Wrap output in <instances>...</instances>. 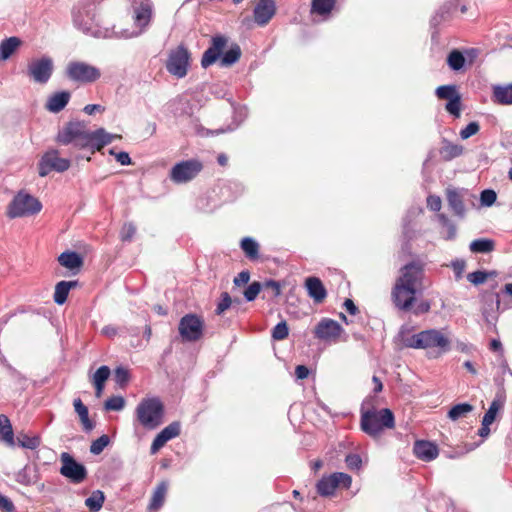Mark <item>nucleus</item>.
<instances>
[{
    "mask_svg": "<svg viewBox=\"0 0 512 512\" xmlns=\"http://www.w3.org/2000/svg\"><path fill=\"white\" fill-rule=\"evenodd\" d=\"M153 14L150 0H82L72 10L74 26L98 39L138 37Z\"/></svg>",
    "mask_w": 512,
    "mask_h": 512,
    "instance_id": "nucleus-1",
    "label": "nucleus"
},
{
    "mask_svg": "<svg viewBox=\"0 0 512 512\" xmlns=\"http://www.w3.org/2000/svg\"><path fill=\"white\" fill-rule=\"evenodd\" d=\"M115 138L121 136L108 133L104 128L89 131L84 122L70 121L58 131L56 141L62 145L73 144L80 149L91 148L99 151Z\"/></svg>",
    "mask_w": 512,
    "mask_h": 512,
    "instance_id": "nucleus-2",
    "label": "nucleus"
},
{
    "mask_svg": "<svg viewBox=\"0 0 512 512\" xmlns=\"http://www.w3.org/2000/svg\"><path fill=\"white\" fill-rule=\"evenodd\" d=\"M242 55L240 46L233 42L228 45V37L216 34L211 38L209 47L201 58V66L206 69L219 60L221 67H230L239 61Z\"/></svg>",
    "mask_w": 512,
    "mask_h": 512,
    "instance_id": "nucleus-3",
    "label": "nucleus"
},
{
    "mask_svg": "<svg viewBox=\"0 0 512 512\" xmlns=\"http://www.w3.org/2000/svg\"><path fill=\"white\" fill-rule=\"evenodd\" d=\"M403 345L413 349H436V355L432 356L434 358L451 350L449 338L439 329H427L407 336L403 339Z\"/></svg>",
    "mask_w": 512,
    "mask_h": 512,
    "instance_id": "nucleus-4",
    "label": "nucleus"
},
{
    "mask_svg": "<svg viewBox=\"0 0 512 512\" xmlns=\"http://www.w3.org/2000/svg\"><path fill=\"white\" fill-rule=\"evenodd\" d=\"M164 417V406L159 398H143L136 406L134 412L133 427L136 431L143 428L148 431L158 428Z\"/></svg>",
    "mask_w": 512,
    "mask_h": 512,
    "instance_id": "nucleus-5",
    "label": "nucleus"
},
{
    "mask_svg": "<svg viewBox=\"0 0 512 512\" xmlns=\"http://www.w3.org/2000/svg\"><path fill=\"white\" fill-rule=\"evenodd\" d=\"M369 402L365 399L361 405L360 426L364 433L377 438L384 429H392L395 426V417L393 412L388 409L375 410L374 408L365 410V405Z\"/></svg>",
    "mask_w": 512,
    "mask_h": 512,
    "instance_id": "nucleus-6",
    "label": "nucleus"
},
{
    "mask_svg": "<svg viewBox=\"0 0 512 512\" xmlns=\"http://www.w3.org/2000/svg\"><path fill=\"white\" fill-rule=\"evenodd\" d=\"M41 209L42 204L36 197L25 191H19L10 202L7 214L13 219L35 215Z\"/></svg>",
    "mask_w": 512,
    "mask_h": 512,
    "instance_id": "nucleus-7",
    "label": "nucleus"
},
{
    "mask_svg": "<svg viewBox=\"0 0 512 512\" xmlns=\"http://www.w3.org/2000/svg\"><path fill=\"white\" fill-rule=\"evenodd\" d=\"M190 53L184 45L172 49L165 64L166 70L178 79L184 78L188 73Z\"/></svg>",
    "mask_w": 512,
    "mask_h": 512,
    "instance_id": "nucleus-8",
    "label": "nucleus"
},
{
    "mask_svg": "<svg viewBox=\"0 0 512 512\" xmlns=\"http://www.w3.org/2000/svg\"><path fill=\"white\" fill-rule=\"evenodd\" d=\"M203 164L198 159H189L176 163L170 170V180L176 184H184L195 179L202 171Z\"/></svg>",
    "mask_w": 512,
    "mask_h": 512,
    "instance_id": "nucleus-9",
    "label": "nucleus"
},
{
    "mask_svg": "<svg viewBox=\"0 0 512 512\" xmlns=\"http://www.w3.org/2000/svg\"><path fill=\"white\" fill-rule=\"evenodd\" d=\"M66 76L76 82L92 83L101 77L100 70L86 62L72 61L66 67Z\"/></svg>",
    "mask_w": 512,
    "mask_h": 512,
    "instance_id": "nucleus-10",
    "label": "nucleus"
},
{
    "mask_svg": "<svg viewBox=\"0 0 512 512\" xmlns=\"http://www.w3.org/2000/svg\"><path fill=\"white\" fill-rule=\"evenodd\" d=\"M203 329V320L193 313L184 315L178 325V331L183 342L198 341L203 335Z\"/></svg>",
    "mask_w": 512,
    "mask_h": 512,
    "instance_id": "nucleus-11",
    "label": "nucleus"
},
{
    "mask_svg": "<svg viewBox=\"0 0 512 512\" xmlns=\"http://www.w3.org/2000/svg\"><path fill=\"white\" fill-rule=\"evenodd\" d=\"M352 478L349 474L343 472H335L327 476H323L316 484L317 493L322 497L334 495L338 487L345 489L350 488Z\"/></svg>",
    "mask_w": 512,
    "mask_h": 512,
    "instance_id": "nucleus-12",
    "label": "nucleus"
},
{
    "mask_svg": "<svg viewBox=\"0 0 512 512\" xmlns=\"http://www.w3.org/2000/svg\"><path fill=\"white\" fill-rule=\"evenodd\" d=\"M53 71L54 63L49 56L32 59L27 66V75L38 84H46L50 80Z\"/></svg>",
    "mask_w": 512,
    "mask_h": 512,
    "instance_id": "nucleus-13",
    "label": "nucleus"
},
{
    "mask_svg": "<svg viewBox=\"0 0 512 512\" xmlns=\"http://www.w3.org/2000/svg\"><path fill=\"white\" fill-rule=\"evenodd\" d=\"M479 56V49L466 48L464 50L452 49L446 58L448 67L454 72H463L473 65Z\"/></svg>",
    "mask_w": 512,
    "mask_h": 512,
    "instance_id": "nucleus-14",
    "label": "nucleus"
},
{
    "mask_svg": "<svg viewBox=\"0 0 512 512\" xmlns=\"http://www.w3.org/2000/svg\"><path fill=\"white\" fill-rule=\"evenodd\" d=\"M61 468L60 474L69 479L74 484L82 483L87 478L86 467L77 462L75 458L67 452L60 456Z\"/></svg>",
    "mask_w": 512,
    "mask_h": 512,
    "instance_id": "nucleus-15",
    "label": "nucleus"
},
{
    "mask_svg": "<svg viewBox=\"0 0 512 512\" xmlns=\"http://www.w3.org/2000/svg\"><path fill=\"white\" fill-rule=\"evenodd\" d=\"M69 167V159L59 157L57 150H50L41 157L38 164V173L39 176L45 177L52 171L65 172Z\"/></svg>",
    "mask_w": 512,
    "mask_h": 512,
    "instance_id": "nucleus-16",
    "label": "nucleus"
},
{
    "mask_svg": "<svg viewBox=\"0 0 512 512\" xmlns=\"http://www.w3.org/2000/svg\"><path fill=\"white\" fill-rule=\"evenodd\" d=\"M416 292L417 289L404 286L403 283L395 282L391 292V298L394 306L400 311H411L413 304L416 301Z\"/></svg>",
    "mask_w": 512,
    "mask_h": 512,
    "instance_id": "nucleus-17",
    "label": "nucleus"
},
{
    "mask_svg": "<svg viewBox=\"0 0 512 512\" xmlns=\"http://www.w3.org/2000/svg\"><path fill=\"white\" fill-rule=\"evenodd\" d=\"M423 278V265L419 262H410L401 269V276L397 278V283H403L404 286L418 290Z\"/></svg>",
    "mask_w": 512,
    "mask_h": 512,
    "instance_id": "nucleus-18",
    "label": "nucleus"
},
{
    "mask_svg": "<svg viewBox=\"0 0 512 512\" xmlns=\"http://www.w3.org/2000/svg\"><path fill=\"white\" fill-rule=\"evenodd\" d=\"M342 326L335 320L323 318L314 329L315 338L323 341L336 340L342 333Z\"/></svg>",
    "mask_w": 512,
    "mask_h": 512,
    "instance_id": "nucleus-19",
    "label": "nucleus"
},
{
    "mask_svg": "<svg viewBox=\"0 0 512 512\" xmlns=\"http://www.w3.org/2000/svg\"><path fill=\"white\" fill-rule=\"evenodd\" d=\"M181 424L174 421L163 428L152 441L150 452L151 454L157 453L168 441L180 435Z\"/></svg>",
    "mask_w": 512,
    "mask_h": 512,
    "instance_id": "nucleus-20",
    "label": "nucleus"
},
{
    "mask_svg": "<svg viewBox=\"0 0 512 512\" xmlns=\"http://www.w3.org/2000/svg\"><path fill=\"white\" fill-rule=\"evenodd\" d=\"M275 12L274 0H259L253 10L254 20L259 26H265L272 19Z\"/></svg>",
    "mask_w": 512,
    "mask_h": 512,
    "instance_id": "nucleus-21",
    "label": "nucleus"
},
{
    "mask_svg": "<svg viewBox=\"0 0 512 512\" xmlns=\"http://www.w3.org/2000/svg\"><path fill=\"white\" fill-rule=\"evenodd\" d=\"M413 453L418 459L430 462L438 456L439 450L437 445L430 441L417 440L413 446Z\"/></svg>",
    "mask_w": 512,
    "mask_h": 512,
    "instance_id": "nucleus-22",
    "label": "nucleus"
},
{
    "mask_svg": "<svg viewBox=\"0 0 512 512\" xmlns=\"http://www.w3.org/2000/svg\"><path fill=\"white\" fill-rule=\"evenodd\" d=\"M308 295L315 303H322L327 296V290L317 277H308L305 280Z\"/></svg>",
    "mask_w": 512,
    "mask_h": 512,
    "instance_id": "nucleus-23",
    "label": "nucleus"
},
{
    "mask_svg": "<svg viewBox=\"0 0 512 512\" xmlns=\"http://www.w3.org/2000/svg\"><path fill=\"white\" fill-rule=\"evenodd\" d=\"M70 97L71 94L69 91L56 92L48 98L46 109L52 113H59L66 107Z\"/></svg>",
    "mask_w": 512,
    "mask_h": 512,
    "instance_id": "nucleus-24",
    "label": "nucleus"
},
{
    "mask_svg": "<svg viewBox=\"0 0 512 512\" xmlns=\"http://www.w3.org/2000/svg\"><path fill=\"white\" fill-rule=\"evenodd\" d=\"M505 401L506 395L504 390H499L491 402L488 410L484 414L482 421L492 424L496 419L498 411L504 407Z\"/></svg>",
    "mask_w": 512,
    "mask_h": 512,
    "instance_id": "nucleus-25",
    "label": "nucleus"
},
{
    "mask_svg": "<svg viewBox=\"0 0 512 512\" xmlns=\"http://www.w3.org/2000/svg\"><path fill=\"white\" fill-rule=\"evenodd\" d=\"M447 201L449 207L452 209L456 216H458L459 218L465 217L466 209L463 201V196L458 190L448 189Z\"/></svg>",
    "mask_w": 512,
    "mask_h": 512,
    "instance_id": "nucleus-26",
    "label": "nucleus"
},
{
    "mask_svg": "<svg viewBox=\"0 0 512 512\" xmlns=\"http://www.w3.org/2000/svg\"><path fill=\"white\" fill-rule=\"evenodd\" d=\"M20 46L21 40L16 36H12L1 41L0 61L8 60Z\"/></svg>",
    "mask_w": 512,
    "mask_h": 512,
    "instance_id": "nucleus-27",
    "label": "nucleus"
},
{
    "mask_svg": "<svg viewBox=\"0 0 512 512\" xmlns=\"http://www.w3.org/2000/svg\"><path fill=\"white\" fill-rule=\"evenodd\" d=\"M77 281H60L55 286L53 300L58 305H63L68 297L70 289L76 287Z\"/></svg>",
    "mask_w": 512,
    "mask_h": 512,
    "instance_id": "nucleus-28",
    "label": "nucleus"
},
{
    "mask_svg": "<svg viewBox=\"0 0 512 512\" xmlns=\"http://www.w3.org/2000/svg\"><path fill=\"white\" fill-rule=\"evenodd\" d=\"M58 262L61 266L73 270L82 266L83 258L77 252L66 251L59 255Z\"/></svg>",
    "mask_w": 512,
    "mask_h": 512,
    "instance_id": "nucleus-29",
    "label": "nucleus"
},
{
    "mask_svg": "<svg viewBox=\"0 0 512 512\" xmlns=\"http://www.w3.org/2000/svg\"><path fill=\"white\" fill-rule=\"evenodd\" d=\"M493 100L501 105L512 104V84L493 87Z\"/></svg>",
    "mask_w": 512,
    "mask_h": 512,
    "instance_id": "nucleus-30",
    "label": "nucleus"
},
{
    "mask_svg": "<svg viewBox=\"0 0 512 512\" xmlns=\"http://www.w3.org/2000/svg\"><path fill=\"white\" fill-rule=\"evenodd\" d=\"M500 299L498 294H491L485 299V305L482 310V315L487 322H492L496 319V311L499 309Z\"/></svg>",
    "mask_w": 512,
    "mask_h": 512,
    "instance_id": "nucleus-31",
    "label": "nucleus"
},
{
    "mask_svg": "<svg viewBox=\"0 0 512 512\" xmlns=\"http://www.w3.org/2000/svg\"><path fill=\"white\" fill-rule=\"evenodd\" d=\"M167 491H168V482L167 481H162L156 486V488L152 494L150 504H149L150 510H158L159 508L162 507V505L164 504V501H165Z\"/></svg>",
    "mask_w": 512,
    "mask_h": 512,
    "instance_id": "nucleus-32",
    "label": "nucleus"
},
{
    "mask_svg": "<svg viewBox=\"0 0 512 512\" xmlns=\"http://www.w3.org/2000/svg\"><path fill=\"white\" fill-rule=\"evenodd\" d=\"M429 512H464L461 510H456L453 502L450 498L446 496H440L430 503L428 507Z\"/></svg>",
    "mask_w": 512,
    "mask_h": 512,
    "instance_id": "nucleus-33",
    "label": "nucleus"
},
{
    "mask_svg": "<svg viewBox=\"0 0 512 512\" xmlns=\"http://www.w3.org/2000/svg\"><path fill=\"white\" fill-rule=\"evenodd\" d=\"M73 406L75 412L79 415L85 431L89 432L94 428V423L89 419L88 408L83 404L80 398L74 399Z\"/></svg>",
    "mask_w": 512,
    "mask_h": 512,
    "instance_id": "nucleus-34",
    "label": "nucleus"
},
{
    "mask_svg": "<svg viewBox=\"0 0 512 512\" xmlns=\"http://www.w3.org/2000/svg\"><path fill=\"white\" fill-rule=\"evenodd\" d=\"M463 150V146L444 140L443 146L440 149V155L443 160L451 161L462 155Z\"/></svg>",
    "mask_w": 512,
    "mask_h": 512,
    "instance_id": "nucleus-35",
    "label": "nucleus"
},
{
    "mask_svg": "<svg viewBox=\"0 0 512 512\" xmlns=\"http://www.w3.org/2000/svg\"><path fill=\"white\" fill-rule=\"evenodd\" d=\"M0 434L2 436L3 441L7 445H9V446L15 445L14 433H13V428H12L11 422H10L9 418L4 414L0 415Z\"/></svg>",
    "mask_w": 512,
    "mask_h": 512,
    "instance_id": "nucleus-36",
    "label": "nucleus"
},
{
    "mask_svg": "<svg viewBox=\"0 0 512 512\" xmlns=\"http://www.w3.org/2000/svg\"><path fill=\"white\" fill-rule=\"evenodd\" d=\"M240 247L245 253L246 257L250 260H256L259 257V244L251 238L245 237L241 240Z\"/></svg>",
    "mask_w": 512,
    "mask_h": 512,
    "instance_id": "nucleus-37",
    "label": "nucleus"
},
{
    "mask_svg": "<svg viewBox=\"0 0 512 512\" xmlns=\"http://www.w3.org/2000/svg\"><path fill=\"white\" fill-rule=\"evenodd\" d=\"M471 252L473 253H490L495 248V242L488 238H479L472 241L469 245Z\"/></svg>",
    "mask_w": 512,
    "mask_h": 512,
    "instance_id": "nucleus-38",
    "label": "nucleus"
},
{
    "mask_svg": "<svg viewBox=\"0 0 512 512\" xmlns=\"http://www.w3.org/2000/svg\"><path fill=\"white\" fill-rule=\"evenodd\" d=\"M336 4V0H313L311 11L320 16H328Z\"/></svg>",
    "mask_w": 512,
    "mask_h": 512,
    "instance_id": "nucleus-39",
    "label": "nucleus"
},
{
    "mask_svg": "<svg viewBox=\"0 0 512 512\" xmlns=\"http://www.w3.org/2000/svg\"><path fill=\"white\" fill-rule=\"evenodd\" d=\"M104 500V493L100 490H95L86 498L85 505L91 512H98L102 508Z\"/></svg>",
    "mask_w": 512,
    "mask_h": 512,
    "instance_id": "nucleus-40",
    "label": "nucleus"
},
{
    "mask_svg": "<svg viewBox=\"0 0 512 512\" xmlns=\"http://www.w3.org/2000/svg\"><path fill=\"white\" fill-rule=\"evenodd\" d=\"M473 410V406L469 403H459L454 405L448 412V417L456 421L462 417H465L468 413Z\"/></svg>",
    "mask_w": 512,
    "mask_h": 512,
    "instance_id": "nucleus-41",
    "label": "nucleus"
},
{
    "mask_svg": "<svg viewBox=\"0 0 512 512\" xmlns=\"http://www.w3.org/2000/svg\"><path fill=\"white\" fill-rule=\"evenodd\" d=\"M438 221L446 229L444 239L453 240L457 235L456 225L443 213L437 215Z\"/></svg>",
    "mask_w": 512,
    "mask_h": 512,
    "instance_id": "nucleus-42",
    "label": "nucleus"
},
{
    "mask_svg": "<svg viewBox=\"0 0 512 512\" xmlns=\"http://www.w3.org/2000/svg\"><path fill=\"white\" fill-rule=\"evenodd\" d=\"M495 275V271L477 270L469 273L467 275V280L474 285H480L483 284L488 278L493 277Z\"/></svg>",
    "mask_w": 512,
    "mask_h": 512,
    "instance_id": "nucleus-43",
    "label": "nucleus"
},
{
    "mask_svg": "<svg viewBox=\"0 0 512 512\" xmlns=\"http://www.w3.org/2000/svg\"><path fill=\"white\" fill-rule=\"evenodd\" d=\"M17 441L20 447L30 450L37 449L41 443L40 437L28 435L18 436Z\"/></svg>",
    "mask_w": 512,
    "mask_h": 512,
    "instance_id": "nucleus-44",
    "label": "nucleus"
},
{
    "mask_svg": "<svg viewBox=\"0 0 512 512\" xmlns=\"http://www.w3.org/2000/svg\"><path fill=\"white\" fill-rule=\"evenodd\" d=\"M435 93L439 99H444L447 101H449L450 99L454 98V96H457L459 94L456 85L439 86L436 89Z\"/></svg>",
    "mask_w": 512,
    "mask_h": 512,
    "instance_id": "nucleus-45",
    "label": "nucleus"
},
{
    "mask_svg": "<svg viewBox=\"0 0 512 512\" xmlns=\"http://www.w3.org/2000/svg\"><path fill=\"white\" fill-rule=\"evenodd\" d=\"M130 378H131V376H130V372L128 369H126L122 366H118L114 370V380L119 387H121V388L126 387L128 382L130 381Z\"/></svg>",
    "mask_w": 512,
    "mask_h": 512,
    "instance_id": "nucleus-46",
    "label": "nucleus"
},
{
    "mask_svg": "<svg viewBox=\"0 0 512 512\" xmlns=\"http://www.w3.org/2000/svg\"><path fill=\"white\" fill-rule=\"evenodd\" d=\"M125 406V399L122 396H112L104 403V408L107 411H121Z\"/></svg>",
    "mask_w": 512,
    "mask_h": 512,
    "instance_id": "nucleus-47",
    "label": "nucleus"
},
{
    "mask_svg": "<svg viewBox=\"0 0 512 512\" xmlns=\"http://www.w3.org/2000/svg\"><path fill=\"white\" fill-rule=\"evenodd\" d=\"M110 438L108 435H102L94 440L90 445V452L93 455H99L109 444Z\"/></svg>",
    "mask_w": 512,
    "mask_h": 512,
    "instance_id": "nucleus-48",
    "label": "nucleus"
},
{
    "mask_svg": "<svg viewBox=\"0 0 512 512\" xmlns=\"http://www.w3.org/2000/svg\"><path fill=\"white\" fill-rule=\"evenodd\" d=\"M263 288V285L261 282L254 281L251 284L248 285V287L244 291V297L246 301L251 302L256 299L258 294L260 293Z\"/></svg>",
    "mask_w": 512,
    "mask_h": 512,
    "instance_id": "nucleus-49",
    "label": "nucleus"
},
{
    "mask_svg": "<svg viewBox=\"0 0 512 512\" xmlns=\"http://www.w3.org/2000/svg\"><path fill=\"white\" fill-rule=\"evenodd\" d=\"M445 109L454 117L458 118L460 116L461 111V95L458 94L454 96V98L447 101L445 105Z\"/></svg>",
    "mask_w": 512,
    "mask_h": 512,
    "instance_id": "nucleus-50",
    "label": "nucleus"
},
{
    "mask_svg": "<svg viewBox=\"0 0 512 512\" xmlns=\"http://www.w3.org/2000/svg\"><path fill=\"white\" fill-rule=\"evenodd\" d=\"M288 334L289 328L286 321H281L273 328L271 336L274 340L279 341L285 339Z\"/></svg>",
    "mask_w": 512,
    "mask_h": 512,
    "instance_id": "nucleus-51",
    "label": "nucleus"
},
{
    "mask_svg": "<svg viewBox=\"0 0 512 512\" xmlns=\"http://www.w3.org/2000/svg\"><path fill=\"white\" fill-rule=\"evenodd\" d=\"M110 376V368L106 365L99 367L93 375V384H105Z\"/></svg>",
    "mask_w": 512,
    "mask_h": 512,
    "instance_id": "nucleus-52",
    "label": "nucleus"
},
{
    "mask_svg": "<svg viewBox=\"0 0 512 512\" xmlns=\"http://www.w3.org/2000/svg\"><path fill=\"white\" fill-rule=\"evenodd\" d=\"M263 290L264 291H267V290H270L272 292V296L273 298H277L281 295V283L279 281H276V280H273V279H268V280H265L263 283Z\"/></svg>",
    "mask_w": 512,
    "mask_h": 512,
    "instance_id": "nucleus-53",
    "label": "nucleus"
},
{
    "mask_svg": "<svg viewBox=\"0 0 512 512\" xmlns=\"http://www.w3.org/2000/svg\"><path fill=\"white\" fill-rule=\"evenodd\" d=\"M497 199V194L492 189H485L480 194V202L482 206L490 207Z\"/></svg>",
    "mask_w": 512,
    "mask_h": 512,
    "instance_id": "nucleus-54",
    "label": "nucleus"
},
{
    "mask_svg": "<svg viewBox=\"0 0 512 512\" xmlns=\"http://www.w3.org/2000/svg\"><path fill=\"white\" fill-rule=\"evenodd\" d=\"M136 233L133 223H125L120 231V238L123 242H130Z\"/></svg>",
    "mask_w": 512,
    "mask_h": 512,
    "instance_id": "nucleus-55",
    "label": "nucleus"
},
{
    "mask_svg": "<svg viewBox=\"0 0 512 512\" xmlns=\"http://www.w3.org/2000/svg\"><path fill=\"white\" fill-rule=\"evenodd\" d=\"M232 300L228 292H222L220 301L217 304V308L215 310L217 315L223 314L230 306Z\"/></svg>",
    "mask_w": 512,
    "mask_h": 512,
    "instance_id": "nucleus-56",
    "label": "nucleus"
},
{
    "mask_svg": "<svg viewBox=\"0 0 512 512\" xmlns=\"http://www.w3.org/2000/svg\"><path fill=\"white\" fill-rule=\"evenodd\" d=\"M480 129L478 122L472 121L460 131V137L465 140L475 135Z\"/></svg>",
    "mask_w": 512,
    "mask_h": 512,
    "instance_id": "nucleus-57",
    "label": "nucleus"
},
{
    "mask_svg": "<svg viewBox=\"0 0 512 512\" xmlns=\"http://www.w3.org/2000/svg\"><path fill=\"white\" fill-rule=\"evenodd\" d=\"M345 463L351 470H358L361 467L362 459L358 454L350 453L345 457Z\"/></svg>",
    "mask_w": 512,
    "mask_h": 512,
    "instance_id": "nucleus-58",
    "label": "nucleus"
},
{
    "mask_svg": "<svg viewBox=\"0 0 512 512\" xmlns=\"http://www.w3.org/2000/svg\"><path fill=\"white\" fill-rule=\"evenodd\" d=\"M430 308H431V304L428 300H421L419 302H415L413 304V307L411 309V311L415 314V315H422V314H425V313H428L430 311Z\"/></svg>",
    "mask_w": 512,
    "mask_h": 512,
    "instance_id": "nucleus-59",
    "label": "nucleus"
},
{
    "mask_svg": "<svg viewBox=\"0 0 512 512\" xmlns=\"http://www.w3.org/2000/svg\"><path fill=\"white\" fill-rule=\"evenodd\" d=\"M109 154L113 155L117 162H119L123 166L130 165L132 163L131 158L127 152H115L114 149L109 150Z\"/></svg>",
    "mask_w": 512,
    "mask_h": 512,
    "instance_id": "nucleus-60",
    "label": "nucleus"
},
{
    "mask_svg": "<svg viewBox=\"0 0 512 512\" xmlns=\"http://www.w3.org/2000/svg\"><path fill=\"white\" fill-rule=\"evenodd\" d=\"M451 267L455 273V277L457 280L462 278V274L466 268V262L463 259H457L452 261Z\"/></svg>",
    "mask_w": 512,
    "mask_h": 512,
    "instance_id": "nucleus-61",
    "label": "nucleus"
},
{
    "mask_svg": "<svg viewBox=\"0 0 512 512\" xmlns=\"http://www.w3.org/2000/svg\"><path fill=\"white\" fill-rule=\"evenodd\" d=\"M442 201L439 196L429 195L427 197V207L434 212H438L441 209Z\"/></svg>",
    "mask_w": 512,
    "mask_h": 512,
    "instance_id": "nucleus-62",
    "label": "nucleus"
},
{
    "mask_svg": "<svg viewBox=\"0 0 512 512\" xmlns=\"http://www.w3.org/2000/svg\"><path fill=\"white\" fill-rule=\"evenodd\" d=\"M0 511L1 512H15L13 502L6 496L0 494Z\"/></svg>",
    "mask_w": 512,
    "mask_h": 512,
    "instance_id": "nucleus-63",
    "label": "nucleus"
},
{
    "mask_svg": "<svg viewBox=\"0 0 512 512\" xmlns=\"http://www.w3.org/2000/svg\"><path fill=\"white\" fill-rule=\"evenodd\" d=\"M448 14V9L445 7L440 8L431 19V25L436 27L442 20L445 19V15Z\"/></svg>",
    "mask_w": 512,
    "mask_h": 512,
    "instance_id": "nucleus-64",
    "label": "nucleus"
}]
</instances>
